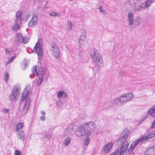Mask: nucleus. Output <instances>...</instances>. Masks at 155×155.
<instances>
[{
	"mask_svg": "<svg viewBox=\"0 0 155 155\" xmlns=\"http://www.w3.org/2000/svg\"><path fill=\"white\" fill-rule=\"evenodd\" d=\"M96 128V125L93 122L85 123L79 126L76 129L75 135L80 137L85 135L89 136L91 133L94 131Z\"/></svg>",
	"mask_w": 155,
	"mask_h": 155,
	"instance_id": "1",
	"label": "nucleus"
},
{
	"mask_svg": "<svg viewBox=\"0 0 155 155\" xmlns=\"http://www.w3.org/2000/svg\"><path fill=\"white\" fill-rule=\"evenodd\" d=\"M129 134L130 131L128 129H126L124 130L121 132L117 142L118 144L121 145L120 147L126 150L129 145V144L127 143L126 140Z\"/></svg>",
	"mask_w": 155,
	"mask_h": 155,
	"instance_id": "2",
	"label": "nucleus"
},
{
	"mask_svg": "<svg viewBox=\"0 0 155 155\" xmlns=\"http://www.w3.org/2000/svg\"><path fill=\"white\" fill-rule=\"evenodd\" d=\"M90 55L92 57L93 60L97 66L99 68L103 66V62L102 56L95 49H93L91 50Z\"/></svg>",
	"mask_w": 155,
	"mask_h": 155,
	"instance_id": "3",
	"label": "nucleus"
},
{
	"mask_svg": "<svg viewBox=\"0 0 155 155\" xmlns=\"http://www.w3.org/2000/svg\"><path fill=\"white\" fill-rule=\"evenodd\" d=\"M128 2L133 7H137L134 10L135 12H140L142 11V9L148 8L145 2L141 3V0H128Z\"/></svg>",
	"mask_w": 155,
	"mask_h": 155,
	"instance_id": "4",
	"label": "nucleus"
},
{
	"mask_svg": "<svg viewBox=\"0 0 155 155\" xmlns=\"http://www.w3.org/2000/svg\"><path fill=\"white\" fill-rule=\"evenodd\" d=\"M31 71L32 73V74H31L30 75V77L31 78H33L34 76L35 75L37 76H39L38 81L36 82L37 85L39 86L41 84L42 81L43 75L44 74L43 70H40L38 69V70L37 71V67L35 66L32 68Z\"/></svg>",
	"mask_w": 155,
	"mask_h": 155,
	"instance_id": "5",
	"label": "nucleus"
},
{
	"mask_svg": "<svg viewBox=\"0 0 155 155\" xmlns=\"http://www.w3.org/2000/svg\"><path fill=\"white\" fill-rule=\"evenodd\" d=\"M21 91L20 88L16 85L14 87L10 95V99L11 101L15 102L17 99V97L18 96Z\"/></svg>",
	"mask_w": 155,
	"mask_h": 155,
	"instance_id": "6",
	"label": "nucleus"
},
{
	"mask_svg": "<svg viewBox=\"0 0 155 155\" xmlns=\"http://www.w3.org/2000/svg\"><path fill=\"white\" fill-rule=\"evenodd\" d=\"M32 51L37 53L39 59L42 58L43 56V47L38 42L36 43Z\"/></svg>",
	"mask_w": 155,
	"mask_h": 155,
	"instance_id": "7",
	"label": "nucleus"
},
{
	"mask_svg": "<svg viewBox=\"0 0 155 155\" xmlns=\"http://www.w3.org/2000/svg\"><path fill=\"white\" fill-rule=\"evenodd\" d=\"M38 19V15L35 13L33 15L32 18L28 23V26L30 28H33L35 26L37 22Z\"/></svg>",
	"mask_w": 155,
	"mask_h": 155,
	"instance_id": "8",
	"label": "nucleus"
},
{
	"mask_svg": "<svg viewBox=\"0 0 155 155\" xmlns=\"http://www.w3.org/2000/svg\"><path fill=\"white\" fill-rule=\"evenodd\" d=\"M51 49L53 51V56L58 59L59 58L60 56V51L58 47L56 45L54 44V45H52Z\"/></svg>",
	"mask_w": 155,
	"mask_h": 155,
	"instance_id": "9",
	"label": "nucleus"
},
{
	"mask_svg": "<svg viewBox=\"0 0 155 155\" xmlns=\"http://www.w3.org/2000/svg\"><path fill=\"white\" fill-rule=\"evenodd\" d=\"M31 102V99L30 97H27L25 100V104L22 110V114L25 115L27 112L28 110L29 109V108L30 106V103Z\"/></svg>",
	"mask_w": 155,
	"mask_h": 155,
	"instance_id": "10",
	"label": "nucleus"
},
{
	"mask_svg": "<svg viewBox=\"0 0 155 155\" xmlns=\"http://www.w3.org/2000/svg\"><path fill=\"white\" fill-rule=\"evenodd\" d=\"M140 140L138 139L133 142L129 148L127 150L126 153L127 154V152L128 154H131L135 147L140 142Z\"/></svg>",
	"mask_w": 155,
	"mask_h": 155,
	"instance_id": "11",
	"label": "nucleus"
},
{
	"mask_svg": "<svg viewBox=\"0 0 155 155\" xmlns=\"http://www.w3.org/2000/svg\"><path fill=\"white\" fill-rule=\"evenodd\" d=\"M15 39L14 42L17 45L19 44L20 43L23 42L24 43H26L24 42V40L23 37L20 33H18L17 34Z\"/></svg>",
	"mask_w": 155,
	"mask_h": 155,
	"instance_id": "12",
	"label": "nucleus"
},
{
	"mask_svg": "<svg viewBox=\"0 0 155 155\" xmlns=\"http://www.w3.org/2000/svg\"><path fill=\"white\" fill-rule=\"evenodd\" d=\"M126 151V150L122 149L121 147L120 148H118L110 155H123L124 153Z\"/></svg>",
	"mask_w": 155,
	"mask_h": 155,
	"instance_id": "13",
	"label": "nucleus"
},
{
	"mask_svg": "<svg viewBox=\"0 0 155 155\" xmlns=\"http://www.w3.org/2000/svg\"><path fill=\"white\" fill-rule=\"evenodd\" d=\"M113 146V143L111 142L105 144L104 147V150L105 153H109Z\"/></svg>",
	"mask_w": 155,
	"mask_h": 155,
	"instance_id": "14",
	"label": "nucleus"
},
{
	"mask_svg": "<svg viewBox=\"0 0 155 155\" xmlns=\"http://www.w3.org/2000/svg\"><path fill=\"white\" fill-rule=\"evenodd\" d=\"M22 14V12L20 11H18L16 14V18L15 20V21H17L18 23L21 24V16Z\"/></svg>",
	"mask_w": 155,
	"mask_h": 155,
	"instance_id": "15",
	"label": "nucleus"
},
{
	"mask_svg": "<svg viewBox=\"0 0 155 155\" xmlns=\"http://www.w3.org/2000/svg\"><path fill=\"white\" fill-rule=\"evenodd\" d=\"M67 94L63 91H58L57 97L59 99H62L63 98H66L67 97Z\"/></svg>",
	"mask_w": 155,
	"mask_h": 155,
	"instance_id": "16",
	"label": "nucleus"
},
{
	"mask_svg": "<svg viewBox=\"0 0 155 155\" xmlns=\"http://www.w3.org/2000/svg\"><path fill=\"white\" fill-rule=\"evenodd\" d=\"M29 92L27 90H24L21 94V101H23L25 100H26L27 96L28 95Z\"/></svg>",
	"mask_w": 155,
	"mask_h": 155,
	"instance_id": "17",
	"label": "nucleus"
},
{
	"mask_svg": "<svg viewBox=\"0 0 155 155\" xmlns=\"http://www.w3.org/2000/svg\"><path fill=\"white\" fill-rule=\"evenodd\" d=\"M127 17L128 18V20L129 21V25L131 26L133 23V19L134 18L133 14L132 12H130L128 15Z\"/></svg>",
	"mask_w": 155,
	"mask_h": 155,
	"instance_id": "18",
	"label": "nucleus"
},
{
	"mask_svg": "<svg viewBox=\"0 0 155 155\" xmlns=\"http://www.w3.org/2000/svg\"><path fill=\"white\" fill-rule=\"evenodd\" d=\"M124 95L125 97L126 100L125 101H127V102L130 101L132 98L134 97V94L131 93L124 94Z\"/></svg>",
	"mask_w": 155,
	"mask_h": 155,
	"instance_id": "19",
	"label": "nucleus"
},
{
	"mask_svg": "<svg viewBox=\"0 0 155 155\" xmlns=\"http://www.w3.org/2000/svg\"><path fill=\"white\" fill-rule=\"evenodd\" d=\"M148 114L151 115L153 117L155 116V105L153 106L148 111Z\"/></svg>",
	"mask_w": 155,
	"mask_h": 155,
	"instance_id": "20",
	"label": "nucleus"
},
{
	"mask_svg": "<svg viewBox=\"0 0 155 155\" xmlns=\"http://www.w3.org/2000/svg\"><path fill=\"white\" fill-rule=\"evenodd\" d=\"M15 24L13 25L12 28V29L13 30H17L19 28L20 25L21 24L18 23L17 21H15Z\"/></svg>",
	"mask_w": 155,
	"mask_h": 155,
	"instance_id": "21",
	"label": "nucleus"
},
{
	"mask_svg": "<svg viewBox=\"0 0 155 155\" xmlns=\"http://www.w3.org/2000/svg\"><path fill=\"white\" fill-rule=\"evenodd\" d=\"M123 96H120L118 97L120 105H122L125 104V101L122 100V98H123Z\"/></svg>",
	"mask_w": 155,
	"mask_h": 155,
	"instance_id": "22",
	"label": "nucleus"
},
{
	"mask_svg": "<svg viewBox=\"0 0 155 155\" xmlns=\"http://www.w3.org/2000/svg\"><path fill=\"white\" fill-rule=\"evenodd\" d=\"M71 140V138L69 137H67V138L65 139L64 141V144L66 146H67L70 143Z\"/></svg>",
	"mask_w": 155,
	"mask_h": 155,
	"instance_id": "23",
	"label": "nucleus"
},
{
	"mask_svg": "<svg viewBox=\"0 0 155 155\" xmlns=\"http://www.w3.org/2000/svg\"><path fill=\"white\" fill-rule=\"evenodd\" d=\"M142 21V19L139 17H137L135 19V25L137 26L139 25L141 23Z\"/></svg>",
	"mask_w": 155,
	"mask_h": 155,
	"instance_id": "24",
	"label": "nucleus"
},
{
	"mask_svg": "<svg viewBox=\"0 0 155 155\" xmlns=\"http://www.w3.org/2000/svg\"><path fill=\"white\" fill-rule=\"evenodd\" d=\"M147 7L149 8L150 7L151 4L153 2L152 0H148L145 2Z\"/></svg>",
	"mask_w": 155,
	"mask_h": 155,
	"instance_id": "25",
	"label": "nucleus"
},
{
	"mask_svg": "<svg viewBox=\"0 0 155 155\" xmlns=\"http://www.w3.org/2000/svg\"><path fill=\"white\" fill-rule=\"evenodd\" d=\"M63 103L62 101H58L56 102V105L59 107H61L63 105Z\"/></svg>",
	"mask_w": 155,
	"mask_h": 155,
	"instance_id": "26",
	"label": "nucleus"
},
{
	"mask_svg": "<svg viewBox=\"0 0 155 155\" xmlns=\"http://www.w3.org/2000/svg\"><path fill=\"white\" fill-rule=\"evenodd\" d=\"M98 9L99 10V11L102 13L104 14H106V12L105 10H103L102 9V6L101 5L98 8Z\"/></svg>",
	"mask_w": 155,
	"mask_h": 155,
	"instance_id": "27",
	"label": "nucleus"
},
{
	"mask_svg": "<svg viewBox=\"0 0 155 155\" xmlns=\"http://www.w3.org/2000/svg\"><path fill=\"white\" fill-rule=\"evenodd\" d=\"M155 128V118L152 122L150 127V128H149L147 130V131H149V130H150L151 128Z\"/></svg>",
	"mask_w": 155,
	"mask_h": 155,
	"instance_id": "28",
	"label": "nucleus"
},
{
	"mask_svg": "<svg viewBox=\"0 0 155 155\" xmlns=\"http://www.w3.org/2000/svg\"><path fill=\"white\" fill-rule=\"evenodd\" d=\"M4 80L6 81H8V78H9V75L8 74V73L6 72L4 74Z\"/></svg>",
	"mask_w": 155,
	"mask_h": 155,
	"instance_id": "29",
	"label": "nucleus"
},
{
	"mask_svg": "<svg viewBox=\"0 0 155 155\" xmlns=\"http://www.w3.org/2000/svg\"><path fill=\"white\" fill-rule=\"evenodd\" d=\"M155 136V134L154 133H151L150 134L147 135V137L148 139V140L151 139L153 137H154Z\"/></svg>",
	"mask_w": 155,
	"mask_h": 155,
	"instance_id": "30",
	"label": "nucleus"
},
{
	"mask_svg": "<svg viewBox=\"0 0 155 155\" xmlns=\"http://www.w3.org/2000/svg\"><path fill=\"white\" fill-rule=\"evenodd\" d=\"M24 125L23 123H18L16 125L17 128L20 129L22 128Z\"/></svg>",
	"mask_w": 155,
	"mask_h": 155,
	"instance_id": "31",
	"label": "nucleus"
},
{
	"mask_svg": "<svg viewBox=\"0 0 155 155\" xmlns=\"http://www.w3.org/2000/svg\"><path fill=\"white\" fill-rule=\"evenodd\" d=\"M118 101L119 100L118 98L114 99V104H115L116 105H120Z\"/></svg>",
	"mask_w": 155,
	"mask_h": 155,
	"instance_id": "32",
	"label": "nucleus"
},
{
	"mask_svg": "<svg viewBox=\"0 0 155 155\" xmlns=\"http://www.w3.org/2000/svg\"><path fill=\"white\" fill-rule=\"evenodd\" d=\"M19 135L20 136V139L24 140L25 139L24 136H25L24 133H22V134H21L20 133H19Z\"/></svg>",
	"mask_w": 155,
	"mask_h": 155,
	"instance_id": "33",
	"label": "nucleus"
},
{
	"mask_svg": "<svg viewBox=\"0 0 155 155\" xmlns=\"http://www.w3.org/2000/svg\"><path fill=\"white\" fill-rule=\"evenodd\" d=\"M67 24L68 25V27H70V29L68 28V30L70 31L72 29L71 26L72 25V23L71 21H68Z\"/></svg>",
	"mask_w": 155,
	"mask_h": 155,
	"instance_id": "34",
	"label": "nucleus"
},
{
	"mask_svg": "<svg viewBox=\"0 0 155 155\" xmlns=\"http://www.w3.org/2000/svg\"><path fill=\"white\" fill-rule=\"evenodd\" d=\"M90 141V139L89 137H87L86 139L84 141V144L85 146H87L88 144Z\"/></svg>",
	"mask_w": 155,
	"mask_h": 155,
	"instance_id": "35",
	"label": "nucleus"
},
{
	"mask_svg": "<svg viewBox=\"0 0 155 155\" xmlns=\"http://www.w3.org/2000/svg\"><path fill=\"white\" fill-rule=\"evenodd\" d=\"M86 35H82V36H81L80 37V38L79 40H80L79 42H80V41L81 40L82 41L84 40L85 39Z\"/></svg>",
	"mask_w": 155,
	"mask_h": 155,
	"instance_id": "36",
	"label": "nucleus"
},
{
	"mask_svg": "<svg viewBox=\"0 0 155 155\" xmlns=\"http://www.w3.org/2000/svg\"><path fill=\"white\" fill-rule=\"evenodd\" d=\"M139 140H141L140 141H141L142 140H148V139L147 136V137L144 136L142 137L140 139H139Z\"/></svg>",
	"mask_w": 155,
	"mask_h": 155,
	"instance_id": "37",
	"label": "nucleus"
},
{
	"mask_svg": "<svg viewBox=\"0 0 155 155\" xmlns=\"http://www.w3.org/2000/svg\"><path fill=\"white\" fill-rule=\"evenodd\" d=\"M52 137V136L50 134L45 135L44 136L45 139L47 138L48 139H50Z\"/></svg>",
	"mask_w": 155,
	"mask_h": 155,
	"instance_id": "38",
	"label": "nucleus"
},
{
	"mask_svg": "<svg viewBox=\"0 0 155 155\" xmlns=\"http://www.w3.org/2000/svg\"><path fill=\"white\" fill-rule=\"evenodd\" d=\"M15 155H21V152L19 150H15Z\"/></svg>",
	"mask_w": 155,
	"mask_h": 155,
	"instance_id": "39",
	"label": "nucleus"
},
{
	"mask_svg": "<svg viewBox=\"0 0 155 155\" xmlns=\"http://www.w3.org/2000/svg\"><path fill=\"white\" fill-rule=\"evenodd\" d=\"M14 51V48H11L8 49V53H10Z\"/></svg>",
	"mask_w": 155,
	"mask_h": 155,
	"instance_id": "40",
	"label": "nucleus"
},
{
	"mask_svg": "<svg viewBox=\"0 0 155 155\" xmlns=\"http://www.w3.org/2000/svg\"><path fill=\"white\" fill-rule=\"evenodd\" d=\"M56 14H58V13H57V12L56 13V12H51V13L50 14V15L51 16H52L55 17V16Z\"/></svg>",
	"mask_w": 155,
	"mask_h": 155,
	"instance_id": "41",
	"label": "nucleus"
},
{
	"mask_svg": "<svg viewBox=\"0 0 155 155\" xmlns=\"http://www.w3.org/2000/svg\"><path fill=\"white\" fill-rule=\"evenodd\" d=\"M9 110V109H3V112L4 113H8Z\"/></svg>",
	"mask_w": 155,
	"mask_h": 155,
	"instance_id": "42",
	"label": "nucleus"
},
{
	"mask_svg": "<svg viewBox=\"0 0 155 155\" xmlns=\"http://www.w3.org/2000/svg\"><path fill=\"white\" fill-rule=\"evenodd\" d=\"M119 74L121 76H123L124 75V73L123 71H120L119 73Z\"/></svg>",
	"mask_w": 155,
	"mask_h": 155,
	"instance_id": "43",
	"label": "nucleus"
},
{
	"mask_svg": "<svg viewBox=\"0 0 155 155\" xmlns=\"http://www.w3.org/2000/svg\"><path fill=\"white\" fill-rule=\"evenodd\" d=\"M40 118L41 120H45V117L43 116L40 117Z\"/></svg>",
	"mask_w": 155,
	"mask_h": 155,
	"instance_id": "44",
	"label": "nucleus"
},
{
	"mask_svg": "<svg viewBox=\"0 0 155 155\" xmlns=\"http://www.w3.org/2000/svg\"><path fill=\"white\" fill-rule=\"evenodd\" d=\"M13 60H12L11 58H10L8 60L7 62L8 63H11L13 61Z\"/></svg>",
	"mask_w": 155,
	"mask_h": 155,
	"instance_id": "45",
	"label": "nucleus"
},
{
	"mask_svg": "<svg viewBox=\"0 0 155 155\" xmlns=\"http://www.w3.org/2000/svg\"><path fill=\"white\" fill-rule=\"evenodd\" d=\"M13 60H12L11 58H10L8 60L7 62L8 63H11L13 61Z\"/></svg>",
	"mask_w": 155,
	"mask_h": 155,
	"instance_id": "46",
	"label": "nucleus"
},
{
	"mask_svg": "<svg viewBox=\"0 0 155 155\" xmlns=\"http://www.w3.org/2000/svg\"><path fill=\"white\" fill-rule=\"evenodd\" d=\"M13 60H12L11 58H10L8 60L7 62L8 63H11L13 61Z\"/></svg>",
	"mask_w": 155,
	"mask_h": 155,
	"instance_id": "47",
	"label": "nucleus"
},
{
	"mask_svg": "<svg viewBox=\"0 0 155 155\" xmlns=\"http://www.w3.org/2000/svg\"><path fill=\"white\" fill-rule=\"evenodd\" d=\"M121 96H124V97H123V98H122V100H124L125 101V104L127 102V101H125V100H126V99H125V96H124V95H122Z\"/></svg>",
	"mask_w": 155,
	"mask_h": 155,
	"instance_id": "48",
	"label": "nucleus"
},
{
	"mask_svg": "<svg viewBox=\"0 0 155 155\" xmlns=\"http://www.w3.org/2000/svg\"><path fill=\"white\" fill-rule=\"evenodd\" d=\"M41 113L43 115V116H44L45 115V111L43 110H42L41 111Z\"/></svg>",
	"mask_w": 155,
	"mask_h": 155,
	"instance_id": "49",
	"label": "nucleus"
},
{
	"mask_svg": "<svg viewBox=\"0 0 155 155\" xmlns=\"http://www.w3.org/2000/svg\"><path fill=\"white\" fill-rule=\"evenodd\" d=\"M16 56L15 55V56H12L10 58H11L12 60H13L16 57Z\"/></svg>",
	"mask_w": 155,
	"mask_h": 155,
	"instance_id": "50",
	"label": "nucleus"
},
{
	"mask_svg": "<svg viewBox=\"0 0 155 155\" xmlns=\"http://www.w3.org/2000/svg\"><path fill=\"white\" fill-rule=\"evenodd\" d=\"M19 133H20L21 134H22V133H24L23 131V130L20 131H19Z\"/></svg>",
	"mask_w": 155,
	"mask_h": 155,
	"instance_id": "51",
	"label": "nucleus"
},
{
	"mask_svg": "<svg viewBox=\"0 0 155 155\" xmlns=\"http://www.w3.org/2000/svg\"><path fill=\"white\" fill-rule=\"evenodd\" d=\"M27 63H26V62H25L24 64V66H25V68H26V66H27Z\"/></svg>",
	"mask_w": 155,
	"mask_h": 155,
	"instance_id": "52",
	"label": "nucleus"
},
{
	"mask_svg": "<svg viewBox=\"0 0 155 155\" xmlns=\"http://www.w3.org/2000/svg\"><path fill=\"white\" fill-rule=\"evenodd\" d=\"M82 57L81 56H79V58L80 60H81L82 59Z\"/></svg>",
	"mask_w": 155,
	"mask_h": 155,
	"instance_id": "53",
	"label": "nucleus"
},
{
	"mask_svg": "<svg viewBox=\"0 0 155 155\" xmlns=\"http://www.w3.org/2000/svg\"><path fill=\"white\" fill-rule=\"evenodd\" d=\"M8 49L7 48H6V49L5 50V51L6 52H8Z\"/></svg>",
	"mask_w": 155,
	"mask_h": 155,
	"instance_id": "54",
	"label": "nucleus"
},
{
	"mask_svg": "<svg viewBox=\"0 0 155 155\" xmlns=\"http://www.w3.org/2000/svg\"><path fill=\"white\" fill-rule=\"evenodd\" d=\"M19 129L17 128V127H16V129H15L16 131H18Z\"/></svg>",
	"mask_w": 155,
	"mask_h": 155,
	"instance_id": "55",
	"label": "nucleus"
},
{
	"mask_svg": "<svg viewBox=\"0 0 155 155\" xmlns=\"http://www.w3.org/2000/svg\"><path fill=\"white\" fill-rule=\"evenodd\" d=\"M153 148L154 149H155V144L153 145Z\"/></svg>",
	"mask_w": 155,
	"mask_h": 155,
	"instance_id": "56",
	"label": "nucleus"
},
{
	"mask_svg": "<svg viewBox=\"0 0 155 155\" xmlns=\"http://www.w3.org/2000/svg\"><path fill=\"white\" fill-rule=\"evenodd\" d=\"M59 14L58 13V14H56V15H55V16H59Z\"/></svg>",
	"mask_w": 155,
	"mask_h": 155,
	"instance_id": "57",
	"label": "nucleus"
},
{
	"mask_svg": "<svg viewBox=\"0 0 155 155\" xmlns=\"http://www.w3.org/2000/svg\"><path fill=\"white\" fill-rule=\"evenodd\" d=\"M87 146H86L85 145V146L84 147V149H85V150H86L87 148Z\"/></svg>",
	"mask_w": 155,
	"mask_h": 155,
	"instance_id": "58",
	"label": "nucleus"
},
{
	"mask_svg": "<svg viewBox=\"0 0 155 155\" xmlns=\"http://www.w3.org/2000/svg\"><path fill=\"white\" fill-rule=\"evenodd\" d=\"M73 0H69V1H72Z\"/></svg>",
	"mask_w": 155,
	"mask_h": 155,
	"instance_id": "59",
	"label": "nucleus"
},
{
	"mask_svg": "<svg viewBox=\"0 0 155 155\" xmlns=\"http://www.w3.org/2000/svg\"><path fill=\"white\" fill-rule=\"evenodd\" d=\"M68 28H69V29H70V27H68Z\"/></svg>",
	"mask_w": 155,
	"mask_h": 155,
	"instance_id": "60",
	"label": "nucleus"
},
{
	"mask_svg": "<svg viewBox=\"0 0 155 155\" xmlns=\"http://www.w3.org/2000/svg\"><path fill=\"white\" fill-rule=\"evenodd\" d=\"M99 71V69H98V71Z\"/></svg>",
	"mask_w": 155,
	"mask_h": 155,
	"instance_id": "61",
	"label": "nucleus"
}]
</instances>
